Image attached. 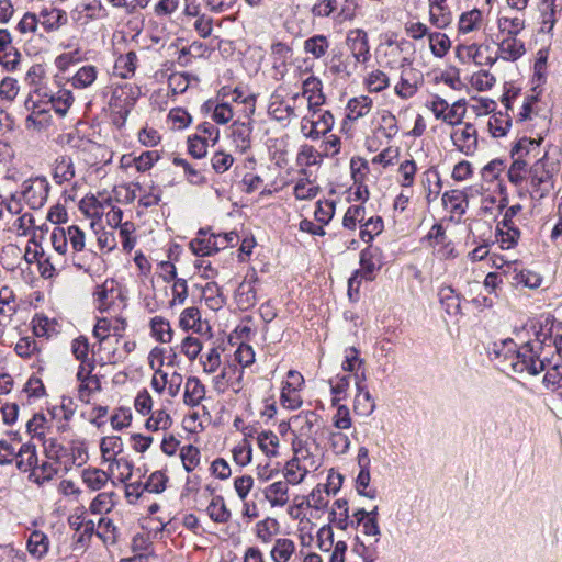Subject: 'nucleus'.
<instances>
[{"label": "nucleus", "instance_id": "nucleus-1", "mask_svg": "<svg viewBox=\"0 0 562 562\" xmlns=\"http://www.w3.org/2000/svg\"><path fill=\"white\" fill-rule=\"evenodd\" d=\"M555 167L547 159V154L538 158L528 170V193L539 201L548 196L554 186Z\"/></svg>", "mask_w": 562, "mask_h": 562}, {"label": "nucleus", "instance_id": "nucleus-2", "mask_svg": "<svg viewBox=\"0 0 562 562\" xmlns=\"http://www.w3.org/2000/svg\"><path fill=\"white\" fill-rule=\"evenodd\" d=\"M334 124L335 119L331 112L317 106L307 109V114L301 120L300 131L304 137L316 140L329 133Z\"/></svg>", "mask_w": 562, "mask_h": 562}, {"label": "nucleus", "instance_id": "nucleus-3", "mask_svg": "<svg viewBox=\"0 0 562 562\" xmlns=\"http://www.w3.org/2000/svg\"><path fill=\"white\" fill-rule=\"evenodd\" d=\"M454 148L465 156H473L479 148V133L474 124L464 122L450 132Z\"/></svg>", "mask_w": 562, "mask_h": 562}, {"label": "nucleus", "instance_id": "nucleus-4", "mask_svg": "<svg viewBox=\"0 0 562 562\" xmlns=\"http://www.w3.org/2000/svg\"><path fill=\"white\" fill-rule=\"evenodd\" d=\"M93 359L86 360L83 367H79L77 378L79 383L78 398L85 404H91L101 389L98 373H93Z\"/></svg>", "mask_w": 562, "mask_h": 562}, {"label": "nucleus", "instance_id": "nucleus-5", "mask_svg": "<svg viewBox=\"0 0 562 562\" xmlns=\"http://www.w3.org/2000/svg\"><path fill=\"white\" fill-rule=\"evenodd\" d=\"M304 385L303 375L294 370H290L286 374V379L283 382L281 391V405L288 409H297L301 407L303 401L301 396V390Z\"/></svg>", "mask_w": 562, "mask_h": 562}, {"label": "nucleus", "instance_id": "nucleus-6", "mask_svg": "<svg viewBox=\"0 0 562 562\" xmlns=\"http://www.w3.org/2000/svg\"><path fill=\"white\" fill-rule=\"evenodd\" d=\"M139 94L140 90L138 87L124 85L114 90L110 106L121 119L125 120Z\"/></svg>", "mask_w": 562, "mask_h": 562}, {"label": "nucleus", "instance_id": "nucleus-7", "mask_svg": "<svg viewBox=\"0 0 562 562\" xmlns=\"http://www.w3.org/2000/svg\"><path fill=\"white\" fill-rule=\"evenodd\" d=\"M49 184L45 178H35L24 181L22 196L33 210L41 209L47 201Z\"/></svg>", "mask_w": 562, "mask_h": 562}, {"label": "nucleus", "instance_id": "nucleus-8", "mask_svg": "<svg viewBox=\"0 0 562 562\" xmlns=\"http://www.w3.org/2000/svg\"><path fill=\"white\" fill-rule=\"evenodd\" d=\"M496 23L502 36H518L526 27L525 12L501 10Z\"/></svg>", "mask_w": 562, "mask_h": 562}, {"label": "nucleus", "instance_id": "nucleus-9", "mask_svg": "<svg viewBox=\"0 0 562 562\" xmlns=\"http://www.w3.org/2000/svg\"><path fill=\"white\" fill-rule=\"evenodd\" d=\"M422 85L423 76L420 72L414 68L406 67L401 70L400 80L394 87V92L398 98L408 100L417 93Z\"/></svg>", "mask_w": 562, "mask_h": 562}, {"label": "nucleus", "instance_id": "nucleus-10", "mask_svg": "<svg viewBox=\"0 0 562 562\" xmlns=\"http://www.w3.org/2000/svg\"><path fill=\"white\" fill-rule=\"evenodd\" d=\"M346 45L358 64H366L370 59L368 34L361 29H353L347 33Z\"/></svg>", "mask_w": 562, "mask_h": 562}, {"label": "nucleus", "instance_id": "nucleus-11", "mask_svg": "<svg viewBox=\"0 0 562 562\" xmlns=\"http://www.w3.org/2000/svg\"><path fill=\"white\" fill-rule=\"evenodd\" d=\"M125 328V321L121 317H102L99 318L93 328V336L99 342H104L112 337L121 336Z\"/></svg>", "mask_w": 562, "mask_h": 562}, {"label": "nucleus", "instance_id": "nucleus-12", "mask_svg": "<svg viewBox=\"0 0 562 562\" xmlns=\"http://www.w3.org/2000/svg\"><path fill=\"white\" fill-rule=\"evenodd\" d=\"M483 12L479 9H471L462 12L458 20V34L475 37L484 27Z\"/></svg>", "mask_w": 562, "mask_h": 562}, {"label": "nucleus", "instance_id": "nucleus-13", "mask_svg": "<svg viewBox=\"0 0 562 562\" xmlns=\"http://www.w3.org/2000/svg\"><path fill=\"white\" fill-rule=\"evenodd\" d=\"M507 359L512 362L514 372H528L536 375L544 370V361L535 353H508Z\"/></svg>", "mask_w": 562, "mask_h": 562}, {"label": "nucleus", "instance_id": "nucleus-14", "mask_svg": "<svg viewBox=\"0 0 562 562\" xmlns=\"http://www.w3.org/2000/svg\"><path fill=\"white\" fill-rule=\"evenodd\" d=\"M373 109V101L368 95H359L351 98L346 105V116L344 125L357 122L367 117Z\"/></svg>", "mask_w": 562, "mask_h": 562}, {"label": "nucleus", "instance_id": "nucleus-15", "mask_svg": "<svg viewBox=\"0 0 562 562\" xmlns=\"http://www.w3.org/2000/svg\"><path fill=\"white\" fill-rule=\"evenodd\" d=\"M120 295L121 293L113 279H108L102 284L98 285L93 293L94 301L101 312L110 311Z\"/></svg>", "mask_w": 562, "mask_h": 562}, {"label": "nucleus", "instance_id": "nucleus-16", "mask_svg": "<svg viewBox=\"0 0 562 562\" xmlns=\"http://www.w3.org/2000/svg\"><path fill=\"white\" fill-rule=\"evenodd\" d=\"M40 27L45 32H55L68 22L67 13L58 8H43L38 13Z\"/></svg>", "mask_w": 562, "mask_h": 562}, {"label": "nucleus", "instance_id": "nucleus-17", "mask_svg": "<svg viewBox=\"0 0 562 562\" xmlns=\"http://www.w3.org/2000/svg\"><path fill=\"white\" fill-rule=\"evenodd\" d=\"M179 325L182 329H192L201 335H209L211 327L207 322L202 321L201 312L198 307L191 306L182 311L179 318Z\"/></svg>", "mask_w": 562, "mask_h": 562}, {"label": "nucleus", "instance_id": "nucleus-18", "mask_svg": "<svg viewBox=\"0 0 562 562\" xmlns=\"http://www.w3.org/2000/svg\"><path fill=\"white\" fill-rule=\"evenodd\" d=\"M322 88V81L314 76H310L303 81L302 95L307 100V109H316L325 103Z\"/></svg>", "mask_w": 562, "mask_h": 562}, {"label": "nucleus", "instance_id": "nucleus-19", "mask_svg": "<svg viewBox=\"0 0 562 562\" xmlns=\"http://www.w3.org/2000/svg\"><path fill=\"white\" fill-rule=\"evenodd\" d=\"M289 483L285 481H277L263 490V496L271 507H284L290 501Z\"/></svg>", "mask_w": 562, "mask_h": 562}, {"label": "nucleus", "instance_id": "nucleus-20", "mask_svg": "<svg viewBox=\"0 0 562 562\" xmlns=\"http://www.w3.org/2000/svg\"><path fill=\"white\" fill-rule=\"evenodd\" d=\"M497 46L498 56L508 61L517 60L526 52L525 44L517 36H502Z\"/></svg>", "mask_w": 562, "mask_h": 562}, {"label": "nucleus", "instance_id": "nucleus-21", "mask_svg": "<svg viewBox=\"0 0 562 562\" xmlns=\"http://www.w3.org/2000/svg\"><path fill=\"white\" fill-rule=\"evenodd\" d=\"M52 122L50 109L35 106L25 119V128L30 132L41 133L46 131Z\"/></svg>", "mask_w": 562, "mask_h": 562}, {"label": "nucleus", "instance_id": "nucleus-22", "mask_svg": "<svg viewBox=\"0 0 562 562\" xmlns=\"http://www.w3.org/2000/svg\"><path fill=\"white\" fill-rule=\"evenodd\" d=\"M428 16L430 24L438 30L448 27L453 20L447 2L428 3Z\"/></svg>", "mask_w": 562, "mask_h": 562}, {"label": "nucleus", "instance_id": "nucleus-23", "mask_svg": "<svg viewBox=\"0 0 562 562\" xmlns=\"http://www.w3.org/2000/svg\"><path fill=\"white\" fill-rule=\"evenodd\" d=\"M296 553V544L290 538H277L270 550L272 562H291Z\"/></svg>", "mask_w": 562, "mask_h": 562}, {"label": "nucleus", "instance_id": "nucleus-24", "mask_svg": "<svg viewBox=\"0 0 562 562\" xmlns=\"http://www.w3.org/2000/svg\"><path fill=\"white\" fill-rule=\"evenodd\" d=\"M483 45L477 43L461 44L457 47L458 57L464 63H474L476 65H491L494 59L484 57Z\"/></svg>", "mask_w": 562, "mask_h": 562}, {"label": "nucleus", "instance_id": "nucleus-25", "mask_svg": "<svg viewBox=\"0 0 562 562\" xmlns=\"http://www.w3.org/2000/svg\"><path fill=\"white\" fill-rule=\"evenodd\" d=\"M80 479L87 488L91 492L101 491L110 481L106 471L95 467H88L83 469L80 472Z\"/></svg>", "mask_w": 562, "mask_h": 562}, {"label": "nucleus", "instance_id": "nucleus-26", "mask_svg": "<svg viewBox=\"0 0 562 562\" xmlns=\"http://www.w3.org/2000/svg\"><path fill=\"white\" fill-rule=\"evenodd\" d=\"M75 175V165L70 157L59 156L56 158L53 168V179L57 184L71 182Z\"/></svg>", "mask_w": 562, "mask_h": 562}, {"label": "nucleus", "instance_id": "nucleus-27", "mask_svg": "<svg viewBox=\"0 0 562 562\" xmlns=\"http://www.w3.org/2000/svg\"><path fill=\"white\" fill-rule=\"evenodd\" d=\"M16 312L15 295L9 286L0 289V327L7 325Z\"/></svg>", "mask_w": 562, "mask_h": 562}, {"label": "nucleus", "instance_id": "nucleus-28", "mask_svg": "<svg viewBox=\"0 0 562 562\" xmlns=\"http://www.w3.org/2000/svg\"><path fill=\"white\" fill-rule=\"evenodd\" d=\"M397 182L403 189L412 188L415 183V177L418 171L416 161L413 158L398 160Z\"/></svg>", "mask_w": 562, "mask_h": 562}, {"label": "nucleus", "instance_id": "nucleus-29", "mask_svg": "<svg viewBox=\"0 0 562 562\" xmlns=\"http://www.w3.org/2000/svg\"><path fill=\"white\" fill-rule=\"evenodd\" d=\"M560 10L557 5V0H542L540 3V13H541V22H540V32L542 33H551L555 23H557V14Z\"/></svg>", "mask_w": 562, "mask_h": 562}, {"label": "nucleus", "instance_id": "nucleus-30", "mask_svg": "<svg viewBox=\"0 0 562 562\" xmlns=\"http://www.w3.org/2000/svg\"><path fill=\"white\" fill-rule=\"evenodd\" d=\"M101 3L98 1L79 3L72 11V20L81 25L88 24L91 20L97 19Z\"/></svg>", "mask_w": 562, "mask_h": 562}, {"label": "nucleus", "instance_id": "nucleus-31", "mask_svg": "<svg viewBox=\"0 0 562 562\" xmlns=\"http://www.w3.org/2000/svg\"><path fill=\"white\" fill-rule=\"evenodd\" d=\"M357 395L353 402V411L361 416H369L375 408L374 400L370 392L360 382H356Z\"/></svg>", "mask_w": 562, "mask_h": 562}, {"label": "nucleus", "instance_id": "nucleus-32", "mask_svg": "<svg viewBox=\"0 0 562 562\" xmlns=\"http://www.w3.org/2000/svg\"><path fill=\"white\" fill-rule=\"evenodd\" d=\"M214 240V234H207L204 231H200L198 233V236L190 241V249L192 252L196 256H211L215 254L213 243Z\"/></svg>", "mask_w": 562, "mask_h": 562}, {"label": "nucleus", "instance_id": "nucleus-33", "mask_svg": "<svg viewBox=\"0 0 562 562\" xmlns=\"http://www.w3.org/2000/svg\"><path fill=\"white\" fill-rule=\"evenodd\" d=\"M316 525L308 517L297 520L296 536L301 549H310L315 540Z\"/></svg>", "mask_w": 562, "mask_h": 562}, {"label": "nucleus", "instance_id": "nucleus-34", "mask_svg": "<svg viewBox=\"0 0 562 562\" xmlns=\"http://www.w3.org/2000/svg\"><path fill=\"white\" fill-rule=\"evenodd\" d=\"M98 68L92 65L80 67L72 76L70 82L75 89H87L91 87L98 78Z\"/></svg>", "mask_w": 562, "mask_h": 562}, {"label": "nucleus", "instance_id": "nucleus-35", "mask_svg": "<svg viewBox=\"0 0 562 562\" xmlns=\"http://www.w3.org/2000/svg\"><path fill=\"white\" fill-rule=\"evenodd\" d=\"M364 88L371 93H379L390 86V77L381 69H373L363 79Z\"/></svg>", "mask_w": 562, "mask_h": 562}, {"label": "nucleus", "instance_id": "nucleus-36", "mask_svg": "<svg viewBox=\"0 0 562 562\" xmlns=\"http://www.w3.org/2000/svg\"><path fill=\"white\" fill-rule=\"evenodd\" d=\"M251 128L246 123L234 122L231 126V136L236 148L244 153L250 147Z\"/></svg>", "mask_w": 562, "mask_h": 562}, {"label": "nucleus", "instance_id": "nucleus-37", "mask_svg": "<svg viewBox=\"0 0 562 562\" xmlns=\"http://www.w3.org/2000/svg\"><path fill=\"white\" fill-rule=\"evenodd\" d=\"M259 449L267 458H276L279 456L280 439L277 434L270 430L261 431L257 436Z\"/></svg>", "mask_w": 562, "mask_h": 562}, {"label": "nucleus", "instance_id": "nucleus-38", "mask_svg": "<svg viewBox=\"0 0 562 562\" xmlns=\"http://www.w3.org/2000/svg\"><path fill=\"white\" fill-rule=\"evenodd\" d=\"M329 520L339 529H347L349 525V507L345 498H338L333 503L329 510Z\"/></svg>", "mask_w": 562, "mask_h": 562}, {"label": "nucleus", "instance_id": "nucleus-39", "mask_svg": "<svg viewBox=\"0 0 562 562\" xmlns=\"http://www.w3.org/2000/svg\"><path fill=\"white\" fill-rule=\"evenodd\" d=\"M512 158L513 162L508 168L507 177L512 184L520 187L526 180H528V170L530 168L529 161L517 157Z\"/></svg>", "mask_w": 562, "mask_h": 562}, {"label": "nucleus", "instance_id": "nucleus-40", "mask_svg": "<svg viewBox=\"0 0 562 562\" xmlns=\"http://www.w3.org/2000/svg\"><path fill=\"white\" fill-rule=\"evenodd\" d=\"M206 512L209 517L218 524H225L231 519V512L226 506L224 497L221 495L212 497Z\"/></svg>", "mask_w": 562, "mask_h": 562}, {"label": "nucleus", "instance_id": "nucleus-41", "mask_svg": "<svg viewBox=\"0 0 562 562\" xmlns=\"http://www.w3.org/2000/svg\"><path fill=\"white\" fill-rule=\"evenodd\" d=\"M205 396L203 384L195 378H189L184 384L183 401L189 406H196Z\"/></svg>", "mask_w": 562, "mask_h": 562}, {"label": "nucleus", "instance_id": "nucleus-42", "mask_svg": "<svg viewBox=\"0 0 562 562\" xmlns=\"http://www.w3.org/2000/svg\"><path fill=\"white\" fill-rule=\"evenodd\" d=\"M512 126V120L502 112L494 113L487 122V130L492 137L499 138L507 135Z\"/></svg>", "mask_w": 562, "mask_h": 562}, {"label": "nucleus", "instance_id": "nucleus-43", "mask_svg": "<svg viewBox=\"0 0 562 562\" xmlns=\"http://www.w3.org/2000/svg\"><path fill=\"white\" fill-rule=\"evenodd\" d=\"M33 331L37 337L49 338L58 331V324L54 318L44 314H36L32 319Z\"/></svg>", "mask_w": 562, "mask_h": 562}, {"label": "nucleus", "instance_id": "nucleus-44", "mask_svg": "<svg viewBox=\"0 0 562 562\" xmlns=\"http://www.w3.org/2000/svg\"><path fill=\"white\" fill-rule=\"evenodd\" d=\"M123 450L122 439L117 436L103 437L100 442L101 457L104 462H111L116 459Z\"/></svg>", "mask_w": 562, "mask_h": 562}, {"label": "nucleus", "instance_id": "nucleus-45", "mask_svg": "<svg viewBox=\"0 0 562 562\" xmlns=\"http://www.w3.org/2000/svg\"><path fill=\"white\" fill-rule=\"evenodd\" d=\"M360 266V270L357 271L360 277L367 280H372L375 271L380 269L381 265L379 258L371 249H364L361 251Z\"/></svg>", "mask_w": 562, "mask_h": 562}, {"label": "nucleus", "instance_id": "nucleus-46", "mask_svg": "<svg viewBox=\"0 0 562 562\" xmlns=\"http://www.w3.org/2000/svg\"><path fill=\"white\" fill-rule=\"evenodd\" d=\"M428 44L431 54L437 58L445 57L451 48L449 36L441 32H431L428 36Z\"/></svg>", "mask_w": 562, "mask_h": 562}, {"label": "nucleus", "instance_id": "nucleus-47", "mask_svg": "<svg viewBox=\"0 0 562 562\" xmlns=\"http://www.w3.org/2000/svg\"><path fill=\"white\" fill-rule=\"evenodd\" d=\"M106 473L110 481L125 482L132 476V465L126 459H115L109 462Z\"/></svg>", "mask_w": 562, "mask_h": 562}, {"label": "nucleus", "instance_id": "nucleus-48", "mask_svg": "<svg viewBox=\"0 0 562 562\" xmlns=\"http://www.w3.org/2000/svg\"><path fill=\"white\" fill-rule=\"evenodd\" d=\"M329 48L327 36L318 34L304 41V52L319 59L324 57Z\"/></svg>", "mask_w": 562, "mask_h": 562}, {"label": "nucleus", "instance_id": "nucleus-49", "mask_svg": "<svg viewBox=\"0 0 562 562\" xmlns=\"http://www.w3.org/2000/svg\"><path fill=\"white\" fill-rule=\"evenodd\" d=\"M541 139H531L524 137L519 139L512 149V157L526 159L529 155L533 157L539 155Z\"/></svg>", "mask_w": 562, "mask_h": 562}, {"label": "nucleus", "instance_id": "nucleus-50", "mask_svg": "<svg viewBox=\"0 0 562 562\" xmlns=\"http://www.w3.org/2000/svg\"><path fill=\"white\" fill-rule=\"evenodd\" d=\"M467 113V102L464 99L457 100L452 104H448L445 119H442V122H445L448 125H451L452 128L457 126L458 124H462L463 119Z\"/></svg>", "mask_w": 562, "mask_h": 562}, {"label": "nucleus", "instance_id": "nucleus-51", "mask_svg": "<svg viewBox=\"0 0 562 562\" xmlns=\"http://www.w3.org/2000/svg\"><path fill=\"white\" fill-rule=\"evenodd\" d=\"M232 458L239 467H246L252 461V447L248 439L244 438L232 448Z\"/></svg>", "mask_w": 562, "mask_h": 562}, {"label": "nucleus", "instance_id": "nucleus-52", "mask_svg": "<svg viewBox=\"0 0 562 562\" xmlns=\"http://www.w3.org/2000/svg\"><path fill=\"white\" fill-rule=\"evenodd\" d=\"M344 371H348L355 374L356 379L364 380V360L359 357L358 353H345L340 361Z\"/></svg>", "mask_w": 562, "mask_h": 562}, {"label": "nucleus", "instance_id": "nucleus-53", "mask_svg": "<svg viewBox=\"0 0 562 562\" xmlns=\"http://www.w3.org/2000/svg\"><path fill=\"white\" fill-rule=\"evenodd\" d=\"M72 102V93L69 90H60L56 97H52L47 109H50V112L54 111L59 116H65Z\"/></svg>", "mask_w": 562, "mask_h": 562}, {"label": "nucleus", "instance_id": "nucleus-54", "mask_svg": "<svg viewBox=\"0 0 562 562\" xmlns=\"http://www.w3.org/2000/svg\"><path fill=\"white\" fill-rule=\"evenodd\" d=\"M404 32L407 37L416 42L423 41L426 37L428 38L429 34L431 33L427 24L415 18L408 19L405 22Z\"/></svg>", "mask_w": 562, "mask_h": 562}, {"label": "nucleus", "instance_id": "nucleus-55", "mask_svg": "<svg viewBox=\"0 0 562 562\" xmlns=\"http://www.w3.org/2000/svg\"><path fill=\"white\" fill-rule=\"evenodd\" d=\"M114 492H102L99 493L90 503L89 510L92 514H105L109 513L115 503Z\"/></svg>", "mask_w": 562, "mask_h": 562}, {"label": "nucleus", "instance_id": "nucleus-56", "mask_svg": "<svg viewBox=\"0 0 562 562\" xmlns=\"http://www.w3.org/2000/svg\"><path fill=\"white\" fill-rule=\"evenodd\" d=\"M319 192V187L307 178H300L293 188L294 196L297 200H312Z\"/></svg>", "mask_w": 562, "mask_h": 562}, {"label": "nucleus", "instance_id": "nucleus-57", "mask_svg": "<svg viewBox=\"0 0 562 562\" xmlns=\"http://www.w3.org/2000/svg\"><path fill=\"white\" fill-rule=\"evenodd\" d=\"M48 550V539L41 531H33L27 540V551L35 558H42Z\"/></svg>", "mask_w": 562, "mask_h": 562}, {"label": "nucleus", "instance_id": "nucleus-58", "mask_svg": "<svg viewBox=\"0 0 562 562\" xmlns=\"http://www.w3.org/2000/svg\"><path fill=\"white\" fill-rule=\"evenodd\" d=\"M187 144L188 151L193 158L201 159L206 156L210 142H207V137L205 135H190L188 137Z\"/></svg>", "mask_w": 562, "mask_h": 562}, {"label": "nucleus", "instance_id": "nucleus-59", "mask_svg": "<svg viewBox=\"0 0 562 562\" xmlns=\"http://www.w3.org/2000/svg\"><path fill=\"white\" fill-rule=\"evenodd\" d=\"M400 160V148L396 146H389L384 148L382 151L376 154L371 162L372 165H376L386 169L390 166L397 164Z\"/></svg>", "mask_w": 562, "mask_h": 562}, {"label": "nucleus", "instance_id": "nucleus-60", "mask_svg": "<svg viewBox=\"0 0 562 562\" xmlns=\"http://www.w3.org/2000/svg\"><path fill=\"white\" fill-rule=\"evenodd\" d=\"M422 186L428 191L427 200H435L440 192V179L436 170L429 169L423 173Z\"/></svg>", "mask_w": 562, "mask_h": 562}, {"label": "nucleus", "instance_id": "nucleus-61", "mask_svg": "<svg viewBox=\"0 0 562 562\" xmlns=\"http://www.w3.org/2000/svg\"><path fill=\"white\" fill-rule=\"evenodd\" d=\"M283 474L286 483L297 485L304 481L308 473L307 471H303V468L293 458L285 463Z\"/></svg>", "mask_w": 562, "mask_h": 562}, {"label": "nucleus", "instance_id": "nucleus-62", "mask_svg": "<svg viewBox=\"0 0 562 562\" xmlns=\"http://www.w3.org/2000/svg\"><path fill=\"white\" fill-rule=\"evenodd\" d=\"M383 227L384 225L381 217H370L361 226L360 238L364 243H371L375 236L382 233Z\"/></svg>", "mask_w": 562, "mask_h": 562}, {"label": "nucleus", "instance_id": "nucleus-63", "mask_svg": "<svg viewBox=\"0 0 562 562\" xmlns=\"http://www.w3.org/2000/svg\"><path fill=\"white\" fill-rule=\"evenodd\" d=\"M150 327L151 334L157 340L161 342H168L171 340L172 330L169 322H167L165 318L160 316L154 317L150 322Z\"/></svg>", "mask_w": 562, "mask_h": 562}, {"label": "nucleus", "instance_id": "nucleus-64", "mask_svg": "<svg viewBox=\"0 0 562 562\" xmlns=\"http://www.w3.org/2000/svg\"><path fill=\"white\" fill-rule=\"evenodd\" d=\"M329 491L327 487H321L317 485L312 492L305 497L306 506L315 509H324L328 505Z\"/></svg>", "mask_w": 562, "mask_h": 562}]
</instances>
